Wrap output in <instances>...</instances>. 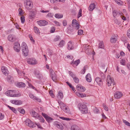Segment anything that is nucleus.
<instances>
[{
	"label": "nucleus",
	"mask_w": 130,
	"mask_h": 130,
	"mask_svg": "<svg viewBox=\"0 0 130 130\" xmlns=\"http://www.w3.org/2000/svg\"><path fill=\"white\" fill-rule=\"evenodd\" d=\"M21 47L22 48L23 55L25 56H27L28 55L29 51L26 43L24 42H23Z\"/></svg>",
	"instance_id": "f257e3e1"
},
{
	"label": "nucleus",
	"mask_w": 130,
	"mask_h": 130,
	"mask_svg": "<svg viewBox=\"0 0 130 130\" xmlns=\"http://www.w3.org/2000/svg\"><path fill=\"white\" fill-rule=\"evenodd\" d=\"M79 109L82 113H86L88 112V109L86 105L82 104L80 103H79L78 105Z\"/></svg>",
	"instance_id": "f03ea898"
},
{
	"label": "nucleus",
	"mask_w": 130,
	"mask_h": 130,
	"mask_svg": "<svg viewBox=\"0 0 130 130\" xmlns=\"http://www.w3.org/2000/svg\"><path fill=\"white\" fill-rule=\"evenodd\" d=\"M106 81L108 87L112 86V85L113 86L115 85L113 79L111 78L110 76L109 75H108L107 76Z\"/></svg>",
	"instance_id": "7ed1b4c3"
},
{
	"label": "nucleus",
	"mask_w": 130,
	"mask_h": 130,
	"mask_svg": "<svg viewBox=\"0 0 130 130\" xmlns=\"http://www.w3.org/2000/svg\"><path fill=\"white\" fill-rule=\"evenodd\" d=\"M24 122L25 124L30 127H34L36 126V124L32 122L28 119H26Z\"/></svg>",
	"instance_id": "20e7f679"
},
{
	"label": "nucleus",
	"mask_w": 130,
	"mask_h": 130,
	"mask_svg": "<svg viewBox=\"0 0 130 130\" xmlns=\"http://www.w3.org/2000/svg\"><path fill=\"white\" fill-rule=\"evenodd\" d=\"M26 9L27 10H30L33 7V4L32 2L29 0H27L26 2L24 3Z\"/></svg>",
	"instance_id": "39448f33"
},
{
	"label": "nucleus",
	"mask_w": 130,
	"mask_h": 130,
	"mask_svg": "<svg viewBox=\"0 0 130 130\" xmlns=\"http://www.w3.org/2000/svg\"><path fill=\"white\" fill-rule=\"evenodd\" d=\"M14 50L19 52L20 50V46L19 43L18 42H16L14 43Z\"/></svg>",
	"instance_id": "423d86ee"
},
{
	"label": "nucleus",
	"mask_w": 130,
	"mask_h": 130,
	"mask_svg": "<svg viewBox=\"0 0 130 130\" xmlns=\"http://www.w3.org/2000/svg\"><path fill=\"white\" fill-rule=\"evenodd\" d=\"M72 25L75 28L76 30L78 29L79 28V25L78 23L77 20L75 19L73 20L72 22Z\"/></svg>",
	"instance_id": "0eeeda50"
},
{
	"label": "nucleus",
	"mask_w": 130,
	"mask_h": 130,
	"mask_svg": "<svg viewBox=\"0 0 130 130\" xmlns=\"http://www.w3.org/2000/svg\"><path fill=\"white\" fill-rule=\"evenodd\" d=\"M10 102L13 104L17 105H21L23 103L22 101L17 100H10Z\"/></svg>",
	"instance_id": "6e6552de"
},
{
	"label": "nucleus",
	"mask_w": 130,
	"mask_h": 130,
	"mask_svg": "<svg viewBox=\"0 0 130 130\" xmlns=\"http://www.w3.org/2000/svg\"><path fill=\"white\" fill-rule=\"evenodd\" d=\"M27 61L28 63L32 65H35L37 63V62L35 59L33 58L28 59Z\"/></svg>",
	"instance_id": "1a4fd4ad"
},
{
	"label": "nucleus",
	"mask_w": 130,
	"mask_h": 130,
	"mask_svg": "<svg viewBox=\"0 0 130 130\" xmlns=\"http://www.w3.org/2000/svg\"><path fill=\"white\" fill-rule=\"evenodd\" d=\"M37 23L40 26H44L48 24V22L45 20H40L37 21Z\"/></svg>",
	"instance_id": "9d476101"
},
{
	"label": "nucleus",
	"mask_w": 130,
	"mask_h": 130,
	"mask_svg": "<svg viewBox=\"0 0 130 130\" xmlns=\"http://www.w3.org/2000/svg\"><path fill=\"white\" fill-rule=\"evenodd\" d=\"M7 38L9 41L12 42L14 41L16 39L15 36L13 34L9 35L8 37Z\"/></svg>",
	"instance_id": "9b49d317"
},
{
	"label": "nucleus",
	"mask_w": 130,
	"mask_h": 130,
	"mask_svg": "<svg viewBox=\"0 0 130 130\" xmlns=\"http://www.w3.org/2000/svg\"><path fill=\"white\" fill-rule=\"evenodd\" d=\"M77 89L78 91L84 92L86 90V88L82 85H78L76 86Z\"/></svg>",
	"instance_id": "f8f14e48"
},
{
	"label": "nucleus",
	"mask_w": 130,
	"mask_h": 130,
	"mask_svg": "<svg viewBox=\"0 0 130 130\" xmlns=\"http://www.w3.org/2000/svg\"><path fill=\"white\" fill-rule=\"evenodd\" d=\"M123 95L122 93L120 91L116 92L115 93L114 97L116 99H119Z\"/></svg>",
	"instance_id": "ddd939ff"
},
{
	"label": "nucleus",
	"mask_w": 130,
	"mask_h": 130,
	"mask_svg": "<svg viewBox=\"0 0 130 130\" xmlns=\"http://www.w3.org/2000/svg\"><path fill=\"white\" fill-rule=\"evenodd\" d=\"M54 125L60 129H63V126L61 125V123L58 121H55L54 122Z\"/></svg>",
	"instance_id": "4468645a"
},
{
	"label": "nucleus",
	"mask_w": 130,
	"mask_h": 130,
	"mask_svg": "<svg viewBox=\"0 0 130 130\" xmlns=\"http://www.w3.org/2000/svg\"><path fill=\"white\" fill-rule=\"evenodd\" d=\"M74 48V46L73 44L71 41L68 43L67 48L69 50H71L73 49Z\"/></svg>",
	"instance_id": "2eb2a0df"
},
{
	"label": "nucleus",
	"mask_w": 130,
	"mask_h": 130,
	"mask_svg": "<svg viewBox=\"0 0 130 130\" xmlns=\"http://www.w3.org/2000/svg\"><path fill=\"white\" fill-rule=\"evenodd\" d=\"M29 97L32 99L34 100L37 101L38 102H40L41 100L40 99H39L36 96H34L33 94L31 93H29Z\"/></svg>",
	"instance_id": "dca6fc26"
},
{
	"label": "nucleus",
	"mask_w": 130,
	"mask_h": 130,
	"mask_svg": "<svg viewBox=\"0 0 130 130\" xmlns=\"http://www.w3.org/2000/svg\"><path fill=\"white\" fill-rule=\"evenodd\" d=\"M1 69L2 72L5 75H8V71L6 67L3 66L2 67Z\"/></svg>",
	"instance_id": "f3484780"
},
{
	"label": "nucleus",
	"mask_w": 130,
	"mask_h": 130,
	"mask_svg": "<svg viewBox=\"0 0 130 130\" xmlns=\"http://www.w3.org/2000/svg\"><path fill=\"white\" fill-rule=\"evenodd\" d=\"M95 80L97 83L100 86H101L102 85L103 83L102 79L99 77H96L95 79Z\"/></svg>",
	"instance_id": "a211bd4d"
},
{
	"label": "nucleus",
	"mask_w": 130,
	"mask_h": 130,
	"mask_svg": "<svg viewBox=\"0 0 130 130\" xmlns=\"http://www.w3.org/2000/svg\"><path fill=\"white\" fill-rule=\"evenodd\" d=\"M50 76L54 81L55 82L57 80V77L55 72H53V74L50 75Z\"/></svg>",
	"instance_id": "6ab92c4d"
},
{
	"label": "nucleus",
	"mask_w": 130,
	"mask_h": 130,
	"mask_svg": "<svg viewBox=\"0 0 130 130\" xmlns=\"http://www.w3.org/2000/svg\"><path fill=\"white\" fill-rule=\"evenodd\" d=\"M86 78L87 81L89 82H90L92 80L91 76L90 73H88L86 76Z\"/></svg>",
	"instance_id": "aec40b11"
},
{
	"label": "nucleus",
	"mask_w": 130,
	"mask_h": 130,
	"mask_svg": "<svg viewBox=\"0 0 130 130\" xmlns=\"http://www.w3.org/2000/svg\"><path fill=\"white\" fill-rule=\"evenodd\" d=\"M71 130H80V129L76 125H73L71 127Z\"/></svg>",
	"instance_id": "412c9836"
},
{
	"label": "nucleus",
	"mask_w": 130,
	"mask_h": 130,
	"mask_svg": "<svg viewBox=\"0 0 130 130\" xmlns=\"http://www.w3.org/2000/svg\"><path fill=\"white\" fill-rule=\"evenodd\" d=\"M95 8V5L94 3H92L90 5L89 7V10L90 11H92Z\"/></svg>",
	"instance_id": "4be33fe9"
},
{
	"label": "nucleus",
	"mask_w": 130,
	"mask_h": 130,
	"mask_svg": "<svg viewBox=\"0 0 130 130\" xmlns=\"http://www.w3.org/2000/svg\"><path fill=\"white\" fill-rule=\"evenodd\" d=\"M7 79L8 82L10 83H11L13 82V77L10 75H8L7 76Z\"/></svg>",
	"instance_id": "5701e85b"
},
{
	"label": "nucleus",
	"mask_w": 130,
	"mask_h": 130,
	"mask_svg": "<svg viewBox=\"0 0 130 130\" xmlns=\"http://www.w3.org/2000/svg\"><path fill=\"white\" fill-rule=\"evenodd\" d=\"M80 60L79 59H78L75 61H73L71 63V64L74 67L75 65L77 66L80 63Z\"/></svg>",
	"instance_id": "b1692460"
},
{
	"label": "nucleus",
	"mask_w": 130,
	"mask_h": 130,
	"mask_svg": "<svg viewBox=\"0 0 130 130\" xmlns=\"http://www.w3.org/2000/svg\"><path fill=\"white\" fill-rule=\"evenodd\" d=\"M58 103L61 108L62 109L65 107V105L60 101H58Z\"/></svg>",
	"instance_id": "393cba45"
},
{
	"label": "nucleus",
	"mask_w": 130,
	"mask_h": 130,
	"mask_svg": "<svg viewBox=\"0 0 130 130\" xmlns=\"http://www.w3.org/2000/svg\"><path fill=\"white\" fill-rule=\"evenodd\" d=\"M31 113L32 116L34 117L37 118L39 116L38 113L34 110L32 111Z\"/></svg>",
	"instance_id": "a878e982"
},
{
	"label": "nucleus",
	"mask_w": 130,
	"mask_h": 130,
	"mask_svg": "<svg viewBox=\"0 0 130 130\" xmlns=\"http://www.w3.org/2000/svg\"><path fill=\"white\" fill-rule=\"evenodd\" d=\"M17 86L19 87H24L25 86V84L22 82L19 83L17 84Z\"/></svg>",
	"instance_id": "bb28decb"
},
{
	"label": "nucleus",
	"mask_w": 130,
	"mask_h": 130,
	"mask_svg": "<svg viewBox=\"0 0 130 130\" xmlns=\"http://www.w3.org/2000/svg\"><path fill=\"white\" fill-rule=\"evenodd\" d=\"M17 72L19 75L23 76H24L25 73L24 72L18 70H17Z\"/></svg>",
	"instance_id": "cd10ccee"
},
{
	"label": "nucleus",
	"mask_w": 130,
	"mask_h": 130,
	"mask_svg": "<svg viewBox=\"0 0 130 130\" xmlns=\"http://www.w3.org/2000/svg\"><path fill=\"white\" fill-rule=\"evenodd\" d=\"M104 45L103 42L101 41L100 42L99 44V48L104 49Z\"/></svg>",
	"instance_id": "c85d7f7f"
},
{
	"label": "nucleus",
	"mask_w": 130,
	"mask_h": 130,
	"mask_svg": "<svg viewBox=\"0 0 130 130\" xmlns=\"http://www.w3.org/2000/svg\"><path fill=\"white\" fill-rule=\"evenodd\" d=\"M117 40V38L116 36L114 37L111 38L110 39V41L111 43H115Z\"/></svg>",
	"instance_id": "c756f323"
},
{
	"label": "nucleus",
	"mask_w": 130,
	"mask_h": 130,
	"mask_svg": "<svg viewBox=\"0 0 130 130\" xmlns=\"http://www.w3.org/2000/svg\"><path fill=\"white\" fill-rule=\"evenodd\" d=\"M18 110L22 114H24L25 112L24 110L22 108H18Z\"/></svg>",
	"instance_id": "7c9ffc66"
},
{
	"label": "nucleus",
	"mask_w": 130,
	"mask_h": 130,
	"mask_svg": "<svg viewBox=\"0 0 130 130\" xmlns=\"http://www.w3.org/2000/svg\"><path fill=\"white\" fill-rule=\"evenodd\" d=\"M58 97L61 99H62L63 97V93L61 91H59L58 92Z\"/></svg>",
	"instance_id": "2f4dec72"
},
{
	"label": "nucleus",
	"mask_w": 130,
	"mask_h": 130,
	"mask_svg": "<svg viewBox=\"0 0 130 130\" xmlns=\"http://www.w3.org/2000/svg\"><path fill=\"white\" fill-rule=\"evenodd\" d=\"M7 106L9 108V109L11 110L13 112L15 113H16L17 112V110L14 108L12 107H11L9 105H8Z\"/></svg>",
	"instance_id": "473e14b6"
},
{
	"label": "nucleus",
	"mask_w": 130,
	"mask_h": 130,
	"mask_svg": "<svg viewBox=\"0 0 130 130\" xmlns=\"http://www.w3.org/2000/svg\"><path fill=\"white\" fill-rule=\"evenodd\" d=\"M63 16L62 15L58 13H57L55 15V17L58 19L61 18L63 17Z\"/></svg>",
	"instance_id": "72a5a7b5"
},
{
	"label": "nucleus",
	"mask_w": 130,
	"mask_h": 130,
	"mask_svg": "<svg viewBox=\"0 0 130 130\" xmlns=\"http://www.w3.org/2000/svg\"><path fill=\"white\" fill-rule=\"evenodd\" d=\"M12 91L11 90H8L6 92L5 94L6 95L8 96H9L10 97H13V94H10V92Z\"/></svg>",
	"instance_id": "f704fd0d"
},
{
	"label": "nucleus",
	"mask_w": 130,
	"mask_h": 130,
	"mask_svg": "<svg viewBox=\"0 0 130 130\" xmlns=\"http://www.w3.org/2000/svg\"><path fill=\"white\" fill-rule=\"evenodd\" d=\"M76 95L78 96L81 97H84L85 96V94H84V95L82 93H80L78 92H77L76 93Z\"/></svg>",
	"instance_id": "c9c22d12"
},
{
	"label": "nucleus",
	"mask_w": 130,
	"mask_h": 130,
	"mask_svg": "<svg viewBox=\"0 0 130 130\" xmlns=\"http://www.w3.org/2000/svg\"><path fill=\"white\" fill-rule=\"evenodd\" d=\"M46 119L48 122H51L53 120V119L49 116L47 117V118H46Z\"/></svg>",
	"instance_id": "e433bc0d"
},
{
	"label": "nucleus",
	"mask_w": 130,
	"mask_h": 130,
	"mask_svg": "<svg viewBox=\"0 0 130 130\" xmlns=\"http://www.w3.org/2000/svg\"><path fill=\"white\" fill-rule=\"evenodd\" d=\"M34 30L35 32L37 34H38L39 33V30L38 28L36 26L34 27Z\"/></svg>",
	"instance_id": "4c0bfd02"
},
{
	"label": "nucleus",
	"mask_w": 130,
	"mask_h": 130,
	"mask_svg": "<svg viewBox=\"0 0 130 130\" xmlns=\"http://www.w3.org/2000/svg\"><path fill=\"white\" fill-rule=\"evenodd\" d=\"M65 43V42L63 40H61L60 41V42L59 43V47H62L64 45Z\"/></svg>",
	"instance_id": "58836bf2"
},
{
	"label": "nucleus",
	"mask_w": 130,
	"mask_h": 130,
	"mask_svg": "<svg viewBox=\"0 0 130 130\" xmlns=\"http://www.w3.org/2000/svg\"><path fill=\"white\" fill-rule=\"evenodd\" d=\"M38 119L40 120V121L41 122H44L45 121L44 119L41 116H38Z\"/></svg>",
	"instance_id": "ea45409f"
},
{
	"label": "nucleus",
	"mask_w": 130,
	"mask_h": 130,
	"mask_svg": "<svg viewBox=\"0 0 130 130\" xmlns=\"http://www.w3.org/2000/svg\"><path fill=\"white\" fill-rule=\"evenodd\" d=\"M123 122L125 123V124L128 126L130 127V123L125 120H123Z\"/></svg>",
	"instance_id": "a19ab883"
},
{
	"label": "nucleus",
	"mask_w": 130,
	"mask_h": 130,
	"mask_svg": "<svg viewBox=\"0 0 130 130\" xmlns=\"http://www.w3.org/2000/svg\"><path fill=\"white\" fill-rule=\"evenodd\" d=\"M18 11L19 12V13L18 14L19 16H21L22 14H23V11L22 9L21 8H19Z\"/></svg>",
	"instance_id": "79ce46f5"
},
{
	"label": "nucleus",
	"mask_w": 130,
	"mask_h": 130,
	"mask_svg": "<svg viewBox=\"0 0 130 130\" xmlns=\"http://www.w3.org/2000/svg\"><path fill=\"white\" fill-rule=\"evenodd\" d=\"M69 72L70 75L73 78L76 76L75 75V74H74L73 72H71V71H69Z\"/></svg>",
	"instance_id": "37998d69"
},
{
	"label": "nucleus",
	"mask_w": 130,
	"mask_h": 130,
	"mask_svg": "<svg viewBox=\"0 0 130 130\" xmlns=\"http://www.w3.org/2000/svg\"><path fill=\"white\" fill-rule=\"evenodd\" d=\"M120 63L121 65L125 66L126 64L125 60L124 59H122L120 61Z\"/></svg>",
	"instance_id": "c03bdc74"
},
{
	"label": "nucleus",
	"mask_w": 130,
	"mask_h": 130,
	"mask_svg": "<svg viewBox=\"0 0 130 130\" xmlns=\"http://www.w3.org/2000/svg\"><path fill=\"white\" fill-rule=\"evenodd\" d=\"M60 36H56V37L54 38V41H58L59 40H60Z\"/></svg>",
	"instance_id": "a18cd8bd"
},
{
	"label": "nucleus",
	"mask_w": 130,
	"mask_h": 130,
	"mask_svg": "<svg viewBox=\"0 0 130 130\" xmlns=\"http://www.w3.org/2000/svg\"><path fill=\"white\" fill-rule=\"evenodd\" d=\"M73 79L75 83H79V79L76 76Z\"/></svg>",
	"instance_id": "49530a36"
},
{
	"label": "nucleus",
	"mask_w": 130,
	"mask_h": 130,
	"mask_svg": "<svg viewBox=\"0 0 130 130\" xmlns=\"http://www.w3.org/2000/svg\"><path fill=\"white\" fill-rule=\"evenodd\" d=\"M21 22L22 23H24L25 22V17L24 16L22 15L21 17Z\"/></svg>",
	"instance_id": "de8ad7c7"
},
{
	"label": "nucleus",
	"mask_w": 130,
	"mask_h": 130,
	"mask_svg": "<svg viewBox=\"0 0 130 130\" xmlns=\"http://www.w3.org/2000/svg\"><path fill=\"white\" fill-rule=\"evenodd\" d=\"M47 53L48 54V55L49 56L51 57V56L53 55L52 51L51 50H48Z\"/></svg>",
	"instance_id": "09e8293b"
},
{
	"label": "nucleus",
	"mask_w": 130,
	"mask_h": 130,
	"mask_svg": "<svg viewBox=\"0 0 130 130\" xmlns=\"http://www.w3.org/2000/svg\"><path fill=\"white\" fill-rule=\"evenodd\" d=\"M53 15L54 14L53 13H49L46 15V17L49 18H51L52 17Z\"/></svg>",
	"instance_id": "8fccbe9b"
},
{
	"label": "nucleus",
	"mask_w": 130,
	"mask_h": 130,
	"mask_svg": "<svg viewBox=\"0 0 130 130\" xmlns=\"http://www.w3.org/2000/svg\"><path fill=\"white\" fill-rule=\"evenodd\" d=\"M62 109L65 112L67 113H68L69 112L68 110L69 108L67 107H65L64 108H63Z\"/></svg>",
	"instance_id": "3c124183"
},
{
	"label": "nucleus",
	"mask_w": 130,
	"mask_h": 130,
	"mask_svg": "<svg viewBox=\"0 0 130 130\" xmlns=\"http://www.w3.org/2000/svg\"><path fill=\"white\" fill-rule=\"evenodd\" d=\"M60 118L64 120L68 121L70 120V119L69 118H65L63 117H60Z\"/></svg>",
	"instance_id": "603ef678"
},
{
	"label": "nucleus",
	"mask_w": 130,
	"mask_h": 130,
	"mask_svg": "<svg viewBox=\"0 0 130 130\" xmlns=\"http://www.w3.org/2000/svg\"><path fill=\"white\" fill-rule=\"evenodd\" d=\"M83 33V30L81 29L79 30L78 31V35H82Z\"/></svg>",
	"instance_id": "864d4df0"
},
{
	"label": "nucleus",
	"mask_w": 130,
	"mask_h": 130,
	"mask_svg": "<svg viewBox=\"0 0 130 130\" xmlns=\"http://www.w3.org/2000/svg\"><path fill=\"white\" fill-rule=\"evenodd\" d=\"M82 10L81 9H80L78 14V18L82 16Z\"/></svg>",
	"instance_id": "5fc2aeb1"
},
{
	"label": "nucleus",
	"mask_w": 130,
	"mask_h": 130,
	"mask_svg": "<svg viewBox=\"0 0 130 130\" xmlns=\"http://www.w3.org/2000/svg\"><path fill=\"white\" fill-rule=\"evenodd\" d=\"M86 66H85L84 68L83 69L81 70V73L83 74H84L85 73V71L86 70Z\"/></svg>",
	"instance_id": "6e6d98bb"
},
{
	"label": "nucleus",
	"mask_w": 130,
	"mask_h": 130,
	"mask_svg": "<svg viewBox=\"0 0 130 130\" xmlns=\"http://www.w3.org/2000/svg\"><path fill=\"white\" fill-rule=\"evenodd\" d=\"M62 24L63 26H65L67 25V22L66 20H64L62 21Z\"/></svg>",
	"instance_id": "4d7b16f0"
},
{
	"label": "nucleus",
	"mask_w": 130,
	"mask_h": 130,
	"mask_svg": "<svg viewBox=\"0 0 130 130\" xmlns=\"http://www.w3.org/2000/svg\"><path fill=\"white\" fill-rule=\"evenodd\" d=\"M34 73L37 77H38V76L40 75V73L36 71H34Z\"/></svg>",
	"instance_id": "13d9d810"
},
{
	"label": "nucleus",
	"mask_w": 130,
	"mask_h": 130,
	"mask_svg": "<svg viewBox=\"0 0 130 130\" xmlns=\"http://www.w3.org/2000/svg\"><path fill=\"white\" fill-rule=\"evenodd\" d=\"M21 96V94L20 93H18L17 94H13V97H17L20 96Z\"/></svg>",
	"instance_id": "bf43d9fd"
},
{
	"label": "nucleus",
	"mask_w": 130,
	"mask_h": 130,
	"mask_svg": "<svg viewBox=\"0 0 130 130\" xmlns=\"http://www.w3.org/2000/svg\"><path fill=\"white\" fill-rule=\"evenodd\" d=\"M118 13L116 11H113V14L114 17H115L117 14Z\"/></svg>",
	"instance_id": "052dcab7"
},
{
	"label": "nucleus",
	"mask_w": 130,
	"mask_h": 130,
	"mask_svg": "<svg viewBox=\"0 0 130 130\" xmlns=\"http://www.w3.org/2000/svg\"><path fill=\"white\" fill-rule=\"evenodd\" d=\"M4 115H3L2 113L0 112V120L3 119L4 118Z\"/></svg>",
	"instance_id": "680f3d73"
},
{
	"label": "nucleus",
	"mask_w": 130,
	"mask_h": 130,
	"mask_svg": "<svg viewBox=\"0 0 130 130\" xmlns=\"http://www.w3.org/2000/svg\"><path fill=\"white\" fill-rule=\"evenodd\" d=\"M52 4L56 3L57 2H58V0H50Z\"/></svg>",
	"instance_id": "e2e57ef3"
},
{
	"label": "nucleus",
	"mask_w": 130,
	"mask_h": 130,
	"mask_svg": "<svg viewBox=\"0 0 130 130\" xmlns=\"http://www.w3.org/2000/svg\"><path fill=\"white\" fill-rule=\"evenodd\" d=\"M49 94L52 97H53L54 95L53 92L52 91H50L49 92Z\"/></svg>",
	"instance_id": "0e129e2a"
},
{
	"label": "nucleus",
	"mask_w": 130,
	"mask_h": 130,
	"mask_svg": "<svg viewBox=\"0 0 130 130\" xmlns=\"http://www.w3.org/2000/svg\"><path fill=\"white\" fill-rule=\"evenodd\" d=\"M54 23L57 25L58 26H60V23L59 22H58L57 21H54Z\"/></svg>",
	"instance_id": "69168bd1"
},
{
	"label": "nucleus",
	"mask_w": 130,
	"mask_h": 130,
	"mask_svg": "<svg viewBox=\"0 0 130 130\" xmlns=\"http://www.w3.org/2000/svg\"><path fill=\"white\" fill-rule=\"evenodd\" d=\"M127 35L128 37L130 38V29L128 30Z\"/></svg>",
	"instance_id": "338daca9"
},
{
	"label": "nucleus",
	"mask_w": 130,
	"mask_h": 130,
	"mask_svg": "<svg viewBox=\"0 0 130 130\" xmlns=\"http://www.w3.org/2000/svg\"><path fill=\"white\" fill-rule=\"evenodd\" d=\"M42 115L45 119H46V118H47V117L48 116L42 112Z\"/></svg>",
	"instance_id": "774afa93"
}]
</instances>
